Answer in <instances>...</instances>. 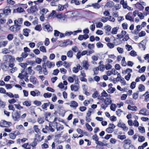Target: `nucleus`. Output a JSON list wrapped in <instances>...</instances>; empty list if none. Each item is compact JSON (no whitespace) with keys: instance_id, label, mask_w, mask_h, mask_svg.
<instances>
[{"instance_id":"nucleus-38","label":"nucleus","mask_w":149,"mask_h":149,"mask_svg":"<svg viewBox=\"0 0 149 149\" xmlns=\"http://www.w3.org/2000/svg\"><path fill=\"white\" fill-rule=\"evenodd\" d=\"M30 10L32 13H34L37 10V7L36 6H32L31 7Z\"/></svg>"},{"instance_id":"nucleus-1","label":"nucleus","mask_w":149,"mask_h":149,"mask_svg":"<svg viewBox=\"0 0 149 149\" xmlns=\"http://www.w3.org/2000/svg\"><path fill=\"white\" fill-rule=\"evenodd\" d=\"M73 77H74V79L75 83L71 85V89L72 91L75 92L77 91L80 88V86L79 84V81L78 77L75 75H73Z\"/></svg>"},{"instance_id":"nucleus-40","label":"nucleus","mask_w":149,"mask_h":149,"mask_svg":"<svg viewBox=\"0 0 149 149\" xmlns=\"http://www.w3.org/2000/svg\"><path fill=\"white\" fill-rule=\"evenodd\" d=\"M98 68L100 70L103 72L105 70V65L103 64H101L99 65Z\"/></svg>"},{"instance_id":"nucleus-9","label":"nucleus","mask_w":149,"mask_h":149,"mask_svg":"<svg viewBox=\"0 0 149 149\" xmlns=\"http://www.w3.org/2000/svg\"><path fill=\"white\" fill-rule=\"evenodd\" d=\"M55 123L56 125V128L57 131H61L64 129L63 125L58 123L57 122H55Z\"/></svg>"},{"instance_id":"nucleus-56","label":"nucleus","mask_w":149,"mask_h":149,"mask_svg":"<svg viewBox=\"0 0 149 149\" xmlns=\"http://www.w3.org/2000/svg\"><path fill=\"white\" fill-rule=\"evenodd\" d=\"M145 138L143 136H139L138 139V141L139 142H142L145 140Z\"/></svg>"},{"instance_id":"nucleus-59","label":"nucleus","mask_w":149,"mask_h":149,"mask_svg":"<svg viewBox=\"0 0 149 149\" xmlns=\"http://www.w3.org/2000/svg\"><path fill=\"white\" fill-rule=\"evenodd\" d=\"M5 94L8 96L9 97H14V95L12 93L10 92H6L5 93Z\"/></svg>"},{"instance_id":"nucleus-4","label":"nucleus","mask_w":149,"mask_h":149,"mask_svg":"<svg viewBox=\"0 0 149 149\" xmlns=\"http://www.w3.org/2000/svg\"><path fill=\"white\" fill-rule=\"evenodd\" d=\"M123 142L124 143V144L123 145V147L125 149H130L129 148V146L131 144V141L130 139H125Z\"/></svg>"},{"instance_id":"nucleus-63","label":"nucleus","mask_w":149,"mask_h":149,"mask_svg":"<svg viewBox=\"0 0 149 149\" xmlns=\"http://www.w3.org/2000/svg\"><path fill=\"white\" fill-rule=\"evenodd\" d=\"M60 70L61 73L63 74H66L67 72V70L64 68H61Z\"/></svg>"},{"instance_id":"nucleus-25","label":"nucleus","mask_w":149,"mask_h":149,"mask_svg":"<svg viewBox=\"0 0 149 149\" xmlns=\"http://www.w3.org/2000/svg\"><path fill=\"white\" fill-rule=\"evenodd\" d=\"M8 42L7 40L4 41H0V47H5L8 44Z\"/></svg>"},{"instance_id":"nucleus-49","label":"nucleus","mask_w":149,"mask_h":149,"mask_svg":"<svg viewBox=\"0 0 149 149\" xmlns=\"http://www.w3.org/2000/svg\"><path fill=\"white\" fill-rule=\"evenodd\" d=\"M123 111L120 109H118L116 111V115L119 117L120 116Z\"/></svg>"},{"instance_id":"nucleus-33","label":"nucleus","mask_w":149,"mask_h":149,"mask_svg":"<svg viewBox=\"0 0 149 149\" xmlns=\"http://www.w3.org/2000/svg\"><path fill=\"white\" fill-rule=\"evenodd\" d=\"M118 29V27H117L113 28L112 29L111 33L113 34H116L117 32Z\"/></svg>"},{"instance_id":"nucleus-62","label":"nucleus","mask_w":149,"mask_h":149,"mask_svg":"<svg viewBox=\"0 0 149 149\" xmlns=\"http://www.w3.org/2000/svg\"><path fill=\"white\" fill-rule=\"evenodd\" d=\"M9 136L11 139H14L15 138L16 135L14 133H11L9 134Z\"/></svg>"},{"instance_id":"nucleus-28","label":"nucleus","mask_w":149,"mask_h":149,"mask_svg":"<svg viewBox=\"0 0 149 149\" xmlns=\"http://www.w3.org/2000/svg\"><path fill=\"white\" fill-rule=\"evenodd\" d=\"M56 11L53 10L52 13L49 15L48 18L51 17L52 19L54 18L56 15Z\"/></svg>"},{"instance_id":"nucleus-50","label":"nucleus","mask_w":149,"mask_h":149,"mask_svg":"<svg viewBox=\"0 0 149 149\" xmlns=\"http://www.w3.org/2000/svg\"><path fill=\"white\" fill-rule=\"evenodd\" d=\"M52 95V94L49 93H45L43 95V96L45 98L50 97Z\"/></svg>"},{"instance_id":"nucleus-2","label":"nucleus","mask_w":149,"mask_h":149,"mask_svg":"<svg viewBox=\"0 0 149 149\" xmlns=\"http://www.w3.org/2000/svg\"><path fill=\"white\" fill-rule=\"evenodd\" d=\"M20 112L15 111L12 113V116L14 121L18 120L20 117Z\"/></svg>"},{"instance_id":"nucleus-16","label":"nucleus","mask_w":149,"mask_h":149,"mask_svg":"<svg viewBox=\"0 0 149 149\" xmlns=\"http://www.w3.org/2000/svg\"><path fill=\"white\" fill-rule=\"evenodd\" d=\"M30 30L29 29L25 28L23 30V34L26 37L29 36V34L30 32Z\"/></svg>"},{"instance_id":"nucleus-61","label":"nucleus","mask_w":149,"mask_h":149,"mask_svg":"<svg viewBox=\"0 0 149 149\" xmlns=\"http://www.w3.org/2000/svg\"><path fill=\"white\" fill-rule=\"evenodd\" d=\"M122 65L123 66H125L126 65V62L125 61V57H123V59L121 61V62Z\"/></svg>"},{"instance_id":"nucleus-46","label":"nucleus","mask_w":149,"mask_h":149,"mask_svg":"<svg viewBox=\"0 0 149 149\" xmlns=\"http://www.w3.org/2000/svg\"><path fill=\"white\" fill-rule=\"evenodd\" d=\"M143 96L145 97L144 101H148L149 100V93L146 95V94H144L143 95Z\"/></svg>"},{"instance_id":"nucleus-43","label":"nucleus","mask_w":149,"mask_h":149,"mask_svg":"<svg viewBox=\"0 0 149 149\" xmlns=\"http://www.w3.org/2000/svg\"><path fill=\"white\" fill-rule=\"evenodd\" d=\"M23 104L24 105H25L27 107H29L31 106V103L30 102L26 101L23 103Z\"/></svg>"},{"instance_id":"nucleus-14","label":"nucleus","mask_w":149,"mask_h":149,"mask_svg":"<svg viewBox=\"0 0 149 149\" xmlns=\"http://www.w3.org/2000/svg\"><path fill=\"white\" fill-rule=\"evenodd\" d=\"M11 10L8 7H5L3 10V14L6 15H8L10 13Z\"/></svg>"},{"instance_id":"nucleus-47","label":"nucleus","mask_w":149,"mask_h":149,"mask_svg":"<svg viewBox=\"0 0 149 149\" xmlns=\"http://www.w3.org/2000/svg\"><path fill=\"white\" fill-rule=\"evenodd\" d=\"M7 38L9 41H11L13 38V36L12 34H9L7 36Z\"/></svg>"},{"instance_id":"nucleus-13","label":"nucleus","mask_w":149,"mask_h":149,"mask_svg":"<svg viewBox=\"0 0 149 149\" xmlns=\"http://www.w3.org/2000/svg\"><path fill=\"white\" fill-rule=\"evenodd\" d=\"M44 29L45 31L48 32L52 31V28L49 24L45 25L44 27Z\"/></svg>"},{"instance_id":"nucleus-22","label":"nucleus","mask_w":149,"mask_h":149,"mask_svg":"<svg viewBox=\"0 0 149 149\" xmlns=\"http://www.w3.org/2000/svg\"><path fill=\"white\" fill-rule=\"evenodd\" d=\"M96 143L97 144V146H96V148H99V146H100L101 147L103 146H106V144L105 143H103V142L98 141H97V142Z\"/></svg>"},{"instance_id":"nucleus-30","label":"nucleus","mask_w":149,"mask_h":149,"mask_svg":"<svg viewBox=\"0 0 149 149\" xmlns=\"http://www.w3.org/2000/svg\"><path fill=\"white\" fill-rule=\"evenodd\" d=\"M143 43V41H141V43L139 44V46L140 48L144 50L145 48V46L146 45L145 43Z\"/></svg>"},{"instance_id":"nucleus-15","label":"nucleus","mask_w":149,"mask_h":149,"mask_svg":"<svg viewBox=\"0 0 149 149\" xmlns=\"http://www.w3.org/2000/svg\"><path fill=\"white\" fill-rule=\"evenodd\" d=\"M30 94L33 96H38L40 95V92L38 90L32 91L30 92Z\"/></svg>"},{"instance_id":"nucleus-3","label":"nucleus","mask_w":149,"mask_h":149,"mask_svg":"<svg viewBox=\"0 0 149 149\" xmlns=\"http://www.w3.org/2000/svg\"><path fill=\"white\" fill-rule=\"evenodd\" d=\"M20 29V26L18 24H15V25L11 26L10 28V30L13 32H17Z\"/></svg>"},{"instance_id":"nucleus-17","label":"nucleus","mask_w":149,"mask_h":149,"mask_svg":"<svg viewBox=\"0 0 149 149\" xmlns=\"http://www.w3.org/2000/svg\"><path fill=\"white\" fill-rule=\"evenodd\" d=\"M23 21V19L22 18H19L18 20H15L14 21L15 24H17L20 25L22 23Z\"/></svg>"},{"instance_id":"nucleus-23","label":"nucleus","mask_w":149,"mask_h":149,"mask_svg":"<svg viewBox=\"0 0 149 149\" xmlns=\"http://www.w3.org/2000/svg\"><path fill=\"white\" fill-rule=\"evenodd\" d=\"M127 108L128 109L132 111H136L137 109V107L136 106H132L130 105H128Z\"/></svg>"},{"instance_id":"nucleus-24","label":"nucleus","mask_w":149,"mask_h":149,"mask_svg":"<svg viewBox=\"0 0 149 149\" xmlns=\"http://www.w3.org/2000/svg\"><path fill=\"white\" fill-rule=\"evenodd\" d=\"M50 104V102H47L45 103L42 105V108L43 109L47 110V108Z\"/></svg>"},{"instance_id":"nucleus-64","label":"nucleus","mask_w":149,"mask_h":149,"mask_svg":"<svg viewBox=\"0 0 149 149\" xmlns=\"http://www.w3.org/2000/svg\"><path fill=\"white\" fill-rule=\"evenodd\" d=\"M96 45L98 48H102L103 47V45L100 42H97Z\"/></svg>"},{"instance_id":"nucleus-7","label":"nucleus","mask_w":149,"mask_h":149,"mask_svg":"<svg viewBox=\"0 0 149 149\" xmlns=\"http://www.w3.org/2000/svg\"><path fill=\"white\" fill-rule=\"evenodd\" d=\"M82 31L81 30H78L74 31L73 32H68L66 31L65 33V35L67 36H69L71 34H73L74 35H75L77 34L79 32H81Z\"/></svg>"},{"instance_id":"nucleus-37","label":"nucleus","mask_w":149,"mask_h":149,"mask_svg":"<svg viewBox=\"0 0 149 149\" xmlns=\"http://www.w3.org/2000/svg\"><path fill=\"white\" fill-rule=\"evenodd\" d=\"M73 53L72 51L71 50H70L68 51L67 53V55L68 57L71 58L73 56Z\"/></svg>"},{"instance_id":"nucleus-34","label":"nucleus","mask_w":149,"mask_h":149,"mask_svg":"<svg viewBox=\"0 0 149 149\" xmlns=\"http://www.w3.org/2000/svg\"><path fill=\"white\" fill-rule=\"evenodd\" d=\"M37 121L39 124H42L44 122V119L43 118L39 117L37 119Z\"/></svg>"},{"instance_id":"nucleus-19","label":"nucleus","mask_w":149,"mask_h":149,"mask_svg":"<svg viewBox=\"0 0 149 149\" xmlns=\"http://www.w3.org/2000/svg\"><path fill=\"white\" fill-rule=\"evenodd\" d=\"M30 81L33 84H36L37 79L33 76H31L30 77Z\"/></svg>"},{"instance_id":"nucleus-20","label":"nucleus","mask_w":149,"mask_h":149,"mask_svg":"<svg viewBox=\"0 0 149 149\" xmlns=\"http://www.w3.org/2000/svg\"><path fill=\"white\" fill-rule=\"evenodd\" d=\"M47 67L49 68H51L52 67H54L55 65L54 63L53 62H51L47 61L46 63Z\"/></svg>"},{"instance_id":"nucleus-60","label":"nucleus","mask_w":149,"mask_h":149,"mask_svg":"<svg viewBox=\"0 0 149 149\" xmlns=\"http://www.w3.org/2000/svg\"><path fill=\"white\" fill-rule=\"evenodd\" d=\"M107 46L110 49L113 48L114 47L115 45L113 44L112 43L110 42H109L107 43Z\"/></svg>"},{"instance_id":"nucleus-10","label":"nucleus","mask_w":149,"mask_h":149,"mask_svg":"<svg viewBox=\"0 0 149 149\" xmlns=\"http://www.w3.org/2000/svg\"><path fill=\"white\" fill-rule=\"evenodd\" d=\"M132 13L131 12L128 13L125 16L126 19L131 21H134V19L131 17Z\"/></svg>"},{"instance_id":"nucleus-57","label":"nucleus","mask_w":149,"mask_h":149,"mask_svg":"<svg viewBox=\"0 0 149 149\" xmlns=\"http://www.w3.org/2000/svg\"><path fill=\"white\" fill-rule=\"evenodd\" d=\"M33 129L34 131L36 133L40 132V130L38 128V127L37 125H35L33 127Z\"/></svg>"},{"instance_id":"nucleus-48","label":"nucleus","mask_w":149,"mask_h":149,"mask_svg":"<svg viewBox=\"0 0 149 149\" xmlns=\"http://www.w3.org/2000/svg\"><path fill=\"white\" fill-rule=\"evenodd\" d=\"M126 136L125 135H119L118 136V138L120 139L121 140L126 138Z\"/></svg>"},{"instance_id":"nucleus-52","label":"nucleus","mask_w":149,"mask_h":149,"mask_svg":"<svg viewBox=\"0 0 149 149\" xmlns=\"http://www.w3.org/2000/svg\"><path fill=\"white\" fill-rule=\"evenodd\" d=\"M39 49L41 51L43 52H46V49L44 46H41L40 47Z\"/></svg>"},{"instance_id":"nucleus-6","label":"nucleus","mask_w":149,"mask_h":149,"mask_svg":"<svg viewBox=\"0 0 149 149\" xmlns=\"http://www.w3.org/2000/svg\"><path fill=\"white\" fill-rule=\"evenodd\" d=\"M118 126L122 128L123 130L125 131H127L128 129V127L126 126V125L123 123L120 122V121L118 124Z\"/></svg>"},{"instance_id":"nucleus-39","label":"nucleus","mask_w":149,"mask_h":149,"mask_svg":"<svg viewBox=\"0 0 149 149\" xmlns=\"http://www.w3.org/2000/svg\"><path fill=\"white\" fill-rule=\"evenodd\" d=\"M139 92H137L136 93H134L132 95L133 98L135 100H137L139 96Z\"/></svg>"},{"instance_id":"nucleus-12","label":"nucleus","mask_w":149,"mask_h":149,"mask_svg":"<svg viewBox=\"0 0 149 149\" xmlns=\"http://www.w3.org/2000/svg\"><path fill=\"white\" fill-rule=\"evenodd\" d=\"M82 64L83 67L86 70H87L88 69L89 65L88 61H84L82 63Z\"/></svg>"},{"instance_id":"nucleus-29","label":"nucleus","mask_w":149,"mask_h":149,"mask_svg":"<svg viewBox=\"0 0 149 149\" xmlns=\"http://www.w3.org/2000/svg\"><path fill=\"white\" fill-rule=\"evenodd\" d=\"M111 102V99L109 97H107L106 98L104 102V103L107 104L108 105L110 104Z\"/></svg>"},{"instance_id":"nucleus-21","label":"nucleus","mask_w":149,"mask_h":149,"mask_svg":"<svg viewBox=\"0 0 149 149\" xmlns=\"http://www.w3.org/2000/svg\"><path fill=\"white\" fill-rule=\"evenodd\" d=\"M136 6L137 8L141 10H143L144 8V7L139 2H137L136 4Z\"/></svg>"},{"instance_id":"nucleus-26","label":"nucleus","mask_w":149,"mask_h":149,"mask_svg":"<svg viewBox=\"0 0 149 149\" xmlns=\"http://www.w3.org/2000/svg\"><path fill=\"white\" fill-rule=\"evenodd\" d=\"M138 88L139 91L140 92L144 91L145 90V87L142 84H140L139 85Z\"/></svg>"},{"instance_id":"nucleus-42","label":"nucleus","mask_w":149,"mask_h":149,"mask_svg":"<svg viewBox=\"0 0 149 149\" xmlns=\"http://www.w3.org/2000/svg\"><path fill=\"white\" fill-rule=\"evenodd\" d=\"M10 52V50L7 48H4L2 50V53L3 54H7L9 53Z\"/></svg>"},{"instance_id":"nucleus-54","label":"nucleus","mask_w":149,"mask_h":149,"mask_svg":"<svg viewBox=\"0 0 149 149\" xmlns=\"http://www.w3.org/2000/svg\"><path fill=\"white\" fill-rule=\"evenodd\" d=\"M139 130L140 132L141 133H144L145 132V130L143 127L140 126L138 127Z\"/></svg>"},{"instance_id":"nucleus-31","label":"nucleus","mask_w":149,"mask_h":149,"mask_svg":"<svg viewBox=\"0 0 149 149\" xmlns=\"http://www.w3.org/2000/svg\"><path fill=\"white\" fill-rule=\"evenodd\" d=\"M22 146L26 149H31V146L28 143L23 144Z\"/></svg>"},{"instance_id":"nucleus-11","label":"nucleus","mask_w":149,"mask_h":149,"mask_svg":"<svg viewBox=\"0 0 149 149\" xmlns=\"http://www.w3.org/2000/svg\"><path fill=\"white\" fill-rule=\"evenodd\" d=\"M78 103L74 101H72L70 102V106L74 109H76L78 106Z\"/></svg>"},{"instance_id":"nucleus-18","label":"nucleus","mask_w":149,"mask_h":149,"mask_svg":"<svg viewBox=\"0 0 149 149\" xmlns=\"http://www.w3.org/2000/svg\"><path fill=\"white\" fill-rule=\"evenodd\" d=\"M126 33V32L125 31H122L120 34L117 35V36L119 38L121 39L123 38Z\"/></svg>"},{"instance_id":"nucleus-55","label":"nucleus","mask_w":149,"mask_h":149,"mask_svg":"<svg viewBox=\"0 0 149 149\" xmlns=\"http://www.w3.org/2000/svg\"><path fill=\"white\" fill-rule=\"evenodd\" d=\"M72 77H70V76L68 77V81L71 83H72L73 82L74 80V77H73V75L72 76Z\"/></svg>"},{"instance_id":"nucleus-35","label":"nucleus","mask_w":149,"mask_h":149,"mask_svg":"<svg viewBox=\"0 0 149 149\" xmlns=\"http://www.w3.org/2000/svg\"><path fill=\"white\" fill-rule=\"evenodd\" d=\"M31 68V67H29L28 68V73L31 75H33L34 74L35 72Z\"/></svg>"},{"instance_id":"nucleus-44","label":"nucleus","mask_w":149,"mask_h":149,"mask_svg":"<svg viewBox=\"0 0 149 149\" xmlns=\"http://www.w3.org/2000/svg\"><path fill=\"white\" fill-rule=\"evenodd\" d=\"M35 69L37 71H39V73H40L42 72V67L40 65H38L36 67Z\"/></svg>"},{"instance_id":"nucleus-32","label":"nucleus","mask_w":149,"mask_h":149,"mask_svg":"<svg viewBox=\"0 0 149 149\" xmlns=\"http://www.w3.org/2000/svg\"><path fill=\"white\" fill-rule=\"evenodd\" d=\"M45 128L46 130L47 131H50L52 132H54V129L50 125H49V126L46 125Z\"/></svg>"},{"instance_id":"nucleus-51","label":"nucleus","mask_w":149,"mask_h":149,"mask_svg":"<svg viewBox=\"0 0 149 149\" xmlns=\"http://www.w3.org/2000/svg\"><path fill=\"white\" fill-rule=\"evenodd\" d=\"M57 17L60 19H62L63 20H64L65 18V16L62 14L58 15H57Z\"/></svg>"},{"instance_id":"nucleus-45","label":"nucleus","mask_w":149,"mask_h":149,"mask_svg":"<svg viewBox=\"0 0 149 149\" xmlns=\"http://www.w3.org/2000/svg\"><path fill=\"white\" fill-rule=\"evenodd\" d=\"M116 108V106L114 104H112L110 106V109L111 110L115 111Z\"/></svg>"},{"instance_id":"nucleus-27","label":"nucleus","mask_w":149,"mask_h":149,"mask_svg":"<svg viewBox=\"0 0 149 149\" xmlns=\"http://www.w3.org/2000/svg\"><path fill=\"white\" fill-rule=\"evenodd\" d=\"M91 59L93 61H91V63L93 64H95H95H96V63L95 62V61H96L97 60H98V57L95 56V55H93L91 57Z\"/></svg>"},{"instance_id":"nucleus-53","label":"nucleus","mask_w":149,"mask_h":149,"mask_svg":"<svg viewBox=\"0 0 149 149\" xmlns=\"http://www.w3.org/2000/svg\"><path fill=\"white\" fill-rule=\"evenodd\" d=\"M115 88H114L110 87V88L108 89L107 92L110 93H111L115 91Z\"/></svg>"},{"instance_id":"nucleus-41","label":"nucleus","mask_w":149,"mask_h":149,"mask_svg":"<svg viewBox=\"0 0 149 149\" xmlns=\"http://www.w3.org/2000/svg\"><path fill=\"white\" fill-rule=\"evenodd\" d=\"M114 5L113 1H110L108 2L106 4V6L109 7H112Z\"/></svg>"},{"instance_id":"nucleus-58","label":"nucleus","mask_w":149,"mask_h":149,"mask_svg":"<svg viewBox=\"0 0 149 149\" xmlns=\"http://www.w3.org/2000/svg\"><path fill=\"white\" fill-rule=\"evenodd\" d=\"M86 126L87 128V129L89 130L90 131H91L93 130V129L89 125L88 123H86Z\"/></svg>"},{"instance_id":"nucleus-8","label":"nucleus","mask_w":149,"mask_h":149,"mask_svg":"<svg viewBox=\"0 0 149 149\" xmlns=\"http://www.w3.org/2000/svg\"><path fill=\"white\" fill-rule=\"evenodd\" d=\"M139 114L143 116H146L149 115V112L146 109L143 108L139 111Z\"/></svg>"},{"instance_id":"nucleus-36","label":"nucleus","mask_w":149,"mask_h":149,"mask_svg":"<svg viewBox=\"0 0 149 149\" xmlns=\"http://www.w3.org/2000/svg\"><path fill=\"white\" fill-rule=\"evenodd\" d=\"M25 77V73L23 74V72H22L20 73L19 74L18 76V77L19 78L21 79H23Z\"/></svg>"},{"instance_id":"nucleus-5","label":"nucleus","mask_w":149,"mask_h":149,"mask_svg":"<svg viewBox=\"0 0 149 149\" xmlns=\"http://www.w3.org/2000/svg\"><path fill=\"white\" fill-rule=\"evenodd\" d=\"M11 123L4 120H2L0 123V126L2 127H8L10 126Z\"/></svg>"}]
</instances>
